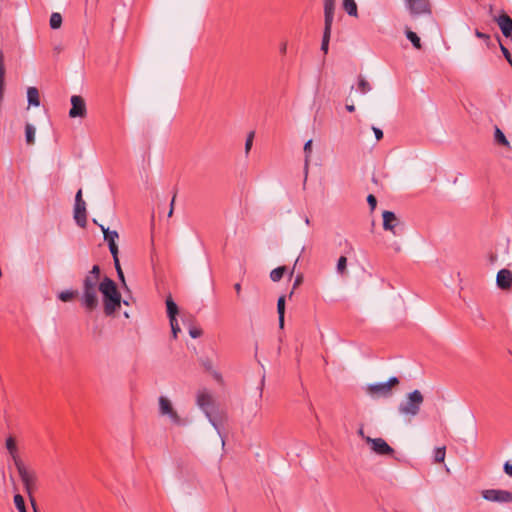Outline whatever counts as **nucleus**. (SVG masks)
<instances>
[{"mask_svg":"<svg viewBox=\"0 0 512 512\" xmlns=\"http://www.w3.org/2000/svg\"><path fill=\"white\" fill-rule=\"evenodd\" d=\"M99 291L103 296L104 313L106 316H112L121 306V294L118 291L116 283L109 277L99 284Z\"/></svg>","mask_w":512,"mask_h":512,"instance_id":"1","label":"nucleus"},{"mask_svg":"<svg viewBox=\"0 0 512 512\" xmlns=\"http://www.w3.org/2000/svg\"><path fill=\"white\" fill-rule=\"evenodd\" d=\"M99 284V279L94 276H89L88 274L83 280L81 302L82 306L88 312H92L98 307L97 291L99 290Z\"/></svg>","mask_w":512,"mask_h":512,"instance_id":"2","label":"nucleus"},{"mask_svg":"<svg viewBox=\"0 0 512 512\" xmlns=\"http://www.w3.org/2000/svg\"><path fill=\"white\" fill-rule=\"evenodd\" d=\"M424 397L419 390H414L407 395L404 402L400 403L398 410L403 415L416 416L423 404Z\"/></svg>","mask_w":512,"mask_h":512,"instance_id":"3","label":"nucleus"},{"mask_svg":"<svg viewBox=\"0 0 512 512\" xmlns=\"http://www.w3.org/2000/svg\"><path fill=\"white\" fill-rule=\"evenodd\" d=\"M197 404L198 406L203 410L206 417L208 418L209 422L213 425V427L218 431L220 434V423L219 419L216 416H213L210 408L213 406V398L212 396L203 391L198 393L197 395Z\"/></svg>","mask_w":512,"mask_h":512,"instance_id":"4","label":"nucleus"},{"mask_svg":"<svg viewBox=\"0 0 512 512\" xmlns=\"http://www.w3.org/2000/svg\"><path fill=\"white\" fill-rule=\"evenodd\" d=\"M159 414L166 416L170 419L171 423L177 426H182L185 421L178 415L177 411L173 407L172 402L165 396L159 397Z\"/></svg>","mask_w":512,"mask_h":512,"instance_id":"5","label":"nucleus"},{"mask_svg":"<svg viewBox=\"0 0 512 512\" xmlns=\"http://www.w3.org/2000/svg\"><path fill=\"white\" fill-rule=\"evenodd\" d=\"M15 467L18 471L21 481L23 482L25 491L29 495H31L32 491L36 487V482H37L36 473L33 470L27 469V467L25 466V464L23 462L16 463Z\"/></svg>","mask_w":512,"mask_h":512,"instance_id":"6","label":"nucleus"},{"mask_svg":"<svg viewBox=\"0 0 512 512\" xmlns=\"http://www.w3.org/2000/svg\"><path fill=\"white\" fill-rule=\"evenodd\" d=\"M399 384L397 377H391L387 382L371 384L367 387V392L372 396L388 397L391 395L392 387Z\"/></svg>","mask_w":512,"mask_h":512,"instance_id":"7","label":"nucleus"},{"mask_svg":"<svg viewBox=\"0 0 512 512\" xmlns=\"http://www.w3.org/2000/svg\"><path fill=\"white\" fill-rule=\"evenodd\" d=\"M482 497L490 502L509 503L512 502V492L501 489H486L481 492Z\"/></svg>","mask_w":512,"mask_h":512,"instance_id":"8","label":"nucleus"},{"mask_svg":"<svg viewBox=\"0 0 512 512\" xmlns=\"http://www.w3.org/2000/svg\"><path fill=\"white\" fill-rule=\"evenodd\" d=\"M366 442L371 445V449L378 455H393L394 449L382 438L366 437Z\"/></svg>","mask_w":512,"mask_h":512,"instance_id":"9","label":"nucleus"},{"mask_svg":"<svg viewBox=\"0 0 512 512\" xmlns=\"http://www.w3.org/2000/svg\"><path fill=\"white\" fill-rule=\"evenodd\" d=\"M411 15L431 14L429 0H405Z\"/></svg>","mask_w":512,"mask_h":512,"instance_id":"10","label":"nucleus"},{"mask_svg":"<svg viewBox=\"0 0 512 512\" xmlns=\"http://www.w3.org/2000/svg\"><path fill=\"white\" fill-rule=\"evenodd\" d=\"M71 101V109L69 111V116L71 118H77V117H80V118H84L87 114V109H86V103H85V100L83 99V97L79 96V95H73L70 99Z\"/></svg>","mask_w":512,"mask_h":512,"instance_id":"11","label":"nucleus"},{"mask_svg":"<svg viewBox=\"0 0 512 512\" xmlns=\"http://www.w3.org/2000/svg\"><path fill=\"white\" fill-rule=\"evenodd\" d=\"M494 21L498 24L502 34L512 40V18L505 12H502L498 17L494 18Z\"/></svg>","mask_w":512,"mask_h":512,"instance_id":"12","label":"nucleus"},{"mask_svg":"<svg viewBox=\"0 0 512 512\" xmlns=\"http://www.w3.org/2000/svg\"><path fill=\"white\" fill-rule=\"evenodd\" d=\"M99 227L104 234V240L108 243L109 250L113 258H116V255H118V246L116 244V239H118L119 237L117 231H110L109 228H105L103 225H99Z\"/></svg>","mask_w":512,"mask_h":512,"instance_id":"13","label":"nucleus"},{"mask_svg":"<svg viewBox=\"0 0 512 512\" xmlns=\"http://www.w3.org/2000/svg\"><path fill=\"white\" fill-rule=\"evenodd\" d=\"M383 217V228L384 230L392 232L397 235L396 227L400 225V220L397 218L394 212L384 211Z\"/></svg>","mask_w":512,"mask_h":512,"instance_id":"14","label":"nucleus"},{"mask_svg":"<svg viewBox=\"0 0 512 512\" xmlns=\"http://www.w3.org/2000/svg\"><path fill=\"white\" fill-rule=\"evenodd\" d=\"M497 286L502 290L512 287V272L508 269H501L496 277Z\"/></svg>","mask_w":512,"mask_h":512,"instance_id":"15","label":"nucleus"},{"mask_svg":"<svg viewBox=\"0 0 512 512\" xmlns=\"http://www.w3.org/2000/svg\"><path fill=\"white\" fill-rule=\"evenodd\" d=\"M74 219L76 224L85 228L87 225V212H86V203H79L74 205Z\"/></svg>","mask_w":512,"mask_h":512,"instance_id":"16","label":"nucleus"},{"mask_svg":"<svg viewBox=\"0 0 512 512\" xmlns=\"http://www.w3.org/2000/svg\"><path fill=\"white\" fill-rule=\"evenodd\" d=\"M335 0H324V27L332 28Z\"/></svg>","mask_w":512,"mask_h":512,"instance_id":"17","label":"nucleus"},{"mask_svg":"<svg viewBox=\"0 0 512 512\" xmlns=\"http://www.w3.org/2000/svg\"><path fill=\"white\" fill-rule=\"evenodd\" d=\"M5 445H6V449L8 450V452L14 462V465H16V463H18V462L22 463L23 461L19 457L18 448H17L15 438L13 436H9L6 439Z\"/></svg>","mask_w":512,"mask_h":512,"instance_id":"18","label":"nucleus"},{"mask_svg":"<svg viewBox=\"0 0 512 512\" xmlns=\"http://www.w3.org/2000/svg\"><path fill=\"white\" fill-rule=\"evenodd\" d=\"M166 308H167V315H168L169 320L173 321L174 319H177L176 316L178 315L179 309H178L177 304L172 299L171 295H169L166 298Z\"/></svg>","mask_w":512,"mask_h":512,"instance_id":"19","label":"nucleus"},{"mask_svg":"<svg viewBox=\"0 0 512 512\" xmlns=\"http://www.w3.org/2000/svg\"><path fill=\"white\" fill-rule=\"evenodd\" d=\"M277 313H278V317H279V327L282 329L284 327V316H285V296L284 295H282L278 298Z\"/></svg>","mask_w":512,"mask_h":512,"instance_id":"20","label":"nucleus"},{"mask_svg":"<svg viewBox=\"0 0 512 512\" xmlns=\"http://www.w3.org/2000/svg\"><path fill=\"white\" fill-rule=\"evenodd\" d=\"M28 103L32 106L40 105L39 92L36 87H29L27 90Z\"/></svg>","mask_w":512,"mask_h":512,"instance_id":"21","label":"nucleus"},{"mask_svg":"<svg viewBox=\"0 0 512 512\" xmlns=\"http://www.w3.org/2000/svg\"><path fill=\"white\" fill-rule=\"evenodd\" d=\"M405 35L407 39L412 43L414 48L420 50L422 48L421 40L419 36L413 32L409 27L405 28Z\"/></svg>","mask_w":512,"mask_h":512,"instance_id":"22","label":"nucleus"},{"mask_svg":"<svg viewBox=\"0 0 512 512\" xmlns=\"http://www.w3.org/2000/svg\"><path fill=\"white\" fill-rule=\"evenodd\" d=\"M304 153H305L304 170H305V178H306L307 173H308V168H309L310 157H311V153H312V140L311 139L305 143Z\"/></svg>","mask_w":512,"mask_h":512,"instance_id":"23","label":"nucleus"},{"mask_svg":"<svg viewBox=\"0 0 512 512\" xmlns=\"http://www.w3.org/2000/svg\"><path fill=\"white\" fill-rule=\"evenodd\" d=\"M331 30H332V28L324 27L322 43H321V50L324 52V54L328 53L329 41H330V37H331Z\"/></svg>","mask_w":512,"mask_h":512,"instance_id":"24","label":"nucleus"},{"mask_svg":"<svg viewBox=\"0 0 512 512\" xmlns=\"http://www.w3.org/2000/svg\"><path fill=\"white\" fill-rule=\"evenodd\" d=\"M494 139L497 144L503 145L505 147H510L509 141L507 140L506 136L501 131V129L498 127H495Z\"/></svg>","mask_w":512,"mask_h":512,"instance_id":"25","label":"nucleus"},{"mask_svg":"<svg viewBox=\"0 0 512 512\" xmlns=\"http://www.w3.org/2000/svg\"><path fill=\"white\" fill-rule=\"evenodd\" d=\"M343 8L350 16H357V4L355 0H343Z\"/></svg>","mask_w":512,"mask_h":512,"instance_id":"26","label":"nucleus"},{"mask_svg":"<svg viewBox=\"0 0 512 512\" xmlns=\"http://www.w3.org/2000/svg\"><path fill=\"white\" fill-rule=\"evenodd\" d=\"M25 136L28 145L34 144L35 141V127L32 124L27 123L25 126Z\"/></svg>","mask_w":512,"mask_h":512,"instance_id":"27","label":"nucleus"},{"mask_svg":"<svg viewBox=\"0 0 512 512\" xmlns=\"http://www.w3.org/2000/svg\"><path fill=\"white\" fill-rule=\"evenodd\" d=\"M285 272H286L285 266L277 267L270 272V278L273 282H279L282 279V277L284 276Z\"/></svg>","mask_w":512,"mask_h":512,"instance_id":"28","label":"nucleus"},{"mask_svg":"<svg viewBox=\"0 0 512 512\" xmlns=\"http://www.w3.org/2000/svg\"><path fill=\"white\" fill-rule=\"evenodd\" d=\"M77 295H78V291H76V290H65V291H61L58 294V299L63 302H68V301L73 300Z\"/></svg>","mask_w":512,"mask_h":512,"instance_id":"29","label":"nucleus"},{"mask_svg":"<svg viewBox=\"0 0 512 512\" xmlns=\"http://www.w3.org/2000/svg\"><path fill=\"white\" fill-rule=\"evenodd\" d=\"M49 24H50V27L52 29H58L61 27L62 25V16L60 13L58 12H53L50 16V21H49Z\"/></svg>","mask_w":512,"mask_h":512,"instance_id":"30","label":"nucleus"},{"mask_svg":"<svg viewBox=\"0 0 512 512\" xmlns=\"http://www.w3.org/2000/svg\"><path fill=\"white\" fill-rule=\"evenodd\" d=\"M358 90L362 94H366L371 90V86L369 82L362 76H359L358 78Z\"/></svg>","mask_w":512,"mask_h":512,"instance_id":"31","label":"nucleus"},{"mask_svg":"<svg viewBox=\"0 0 512 512\" xmlns=\"http://www.w3.org/2000/svg\"><path fill=\"white\" fill-rule=\"evenodd\" d=\"M14 504L19 512H27L25 501L22 495L16 494L14 496Z\"/></svg>","mask_w":512,"mask_h":512,"instance_id":"32","label":"nucleus"},{"mask_svg":"<svg viewBox=\"0 0 512 512\" xmlns=\"http://www.w3.org/2000/svg\"><path fill=\"white\" fill-rule=\"evenodd\" d=\"M446 455L445 447H438L434 451V461L436 463H441L444 461Z\"/></svg>","mask_w":512,"mask_h":512,"instance_id":"33","label":"nucleus"},{"mask_svg":"<svg viewBox=\"0 0 512 512\" xmlns=\"http://www.w3.org/2000/svg\"><path fill=\"white\" fill-rule=\"evenodd\" d=\"M347 267V258L345 256H340L337 261V272L339 274H344Z\"/></svg>","mask_w":512,"mask_h":512,"instance_id":"34","label":"nucleus"},{"mask_svg":"<svg viewBox=\"0 0 512 512\" xmlns=\"http://www.w3.org/2000/svg\"><path fill=\"white\" fill-rule=\"evenodd\" d=\"M498 39V42H499V45H500V49H501V52L503 54V56L505 57V59L508 61V63L511 65L512 67V55L511 53L509 52V50L500 42V39L499 37H497Z\"/></svg>","mask_w":512,"mask_h":512,"instance_id":"35","label":"nucleus"},{"mask_svg":"<svg viewBox=\"0 0 512 512\" xmlns=\"http://www.w3.org/2000/svg\"><path fill=\"white\" fill-rule=\"evenodd\" d=\"M173 338H177L178 333L181 331L177 319L169 320Z\"/></svg>","mask_w":512,"mask_h":512,"instance_id":"36","label":"nucleus"},{"mask_svg":"<svg viewBox=\"0 0 512 512\" xmlns=\"http://www.w3.org/2000/svg\"><path fill=\"white\" fill-rule=\"evenodd\" d=\"M113 260H114L115 268L117 271V275H118L119 279L125 284L124 274H123V271H122L120 263H119L118 255H116V258H113Z\"/></svg>","mask_w":512,"mask_h":512,"instance_id":"37","label":"nucleus"},{"mask_svg":"<svg viewBox=\"0 0 512 512\" xmlns=\"http://www.w3.org/2000/svg\"><path fill=\"white\" fill-rule=\"evenodd\" d=\"M475 35L477 38L484 40L488 47L490 46V41H491L490 35L483 33L481 31H479L478 29L475 30Z\"/></svg>","mask_w":512,"mask_h":512,"instance_id":"38","label":"nucleus"},{"mask_svg":"<svg viewBox=\"0 0 512 512\" xmlns=\"http://www.w3.org/2000/svg\"><path fill=\"white\" fill-rule=\"evenodd\" d=\"M253 139H254V132H250L246 138V142H245V153L248 154L251 147H252V144H253Z\"/></svg>","mask_w":512,"mask_h":512,"instance_id":"39","label":"nucleus"},{"mask_svg":"<svg viewBox=\"0 0 512 512\" xmlns=\"http://www.w3.org/2000/svg\"><path fill=\"white\" fill-rule=\"evenodd\" d=\"M367 202H368V205L370 206V209L373 211L376 208V205H377L376 197L374 195H372V194H369L367 196Z\"/></svg>","mask_w":512,"mask_h":512,"instance_id":"40","label":"nucleus"},{"mask_svg":"<svg viewBox=\"0 0 512 512\" xmlns=\"http://www.w3.org/2000/svg\"><path fill=\"white\" fill-rule=\"evenodd\" d=\"M89 276H94L95 278L100 280V267L98 265H94L92 269L88 273Z\"/></svg>","mask_w":512,"mask_h":512,"instance_id":"41","label":"nucleus"},{"mask_svg":"<svg viewBox=\"0 0 512 512\" xmlns=\"http://www.w3.org/2000/svg\"><path fill=\"white\" fill-rule=\"evenodd\" d=\"M189 335L192 338H198L202 335V330L199 328L192 327L189 329Z\"/></svg>","mask_w":512,"mask_h":512,"instance_id":"42","label":"nucleus"},{"mask_svg":"<svg viewBox=\"0 0 512 512\" xmlns=\"http://www.w3.org/2000/svg\"><path fill=\"white\" fill-rule=\"evenodd\" d=\"M503 469H504V472L509 475L510 477H512V464L510 462H505L504 466H503Z\"/></svg>","mask_w":512,"mask_h":512,"instance_id":"43","label":"nucleus"},{"mask_svg":"<svg viewBox=\"0 0 512 512\" xmlns=\"http://www.w3.org/2000/svg\"><path fill=\"white\" fill-rule=\"evenodd\" d=\"M373 132L375 134L376 139L379 141L383 138V131L377 127H373Z\"/></svg>","mask_w":512,"mask_h":512,"instance_id":"44","label":"nucleus"},{"mask_svg":"<svg viewBox=\"0 0 512 512\" xmlns=\"http://www.w3.org/2000/svg\"><path fill=\"white\" fill-rule=\"evenodd\" d=\"M85 202L82 198V190L79 189L75 196V204L83 203Z\"/></svg>","mask_w":512,"mask_h":512,"instance_id":"45","label":"nucleus"},{"mask_svg":"<svg viewBox=\"0 0 512 512\" xmlns=\"http://www.w3.org/2000/svg\"><path fill=\"white\" fill-rule=\"evenodd\" d=\"M203 366L207 371H212V363L210 360H206L203 362Z\"/></svg>","mask_w":512,"mask_h":512,"instance_id":"46","label":"nucleus"},{"mask_svg":"<svg viewBox=\"0 0 512 512\" xmlns=\"http://www.w3.org/2000/svg\"><path fill=\"white\" fill-rule=\"evenodd\" d=\"M174 201H175V195L173 196L172 201H171V204H170V211H169V214H168V216H169V217L173 214V210H174Z\"/></svg>","mask_w":512,"mask_h":512,"instance_id":"47","label":"nucleus"},{"mask_svg":"<svg viewBox=\"0 0 512 512\" xmlns=\"http://www.w3.org/2000/svg\"><path fill=\"white\" fill-rule=\"evenodd\" d=\"M302 282V275H298L294 282V288L297 287Z\"/></svg>","mask_w":512,"mask_h":512,"instance_id":"48","label":"nucleus"},{"mask_svg":"<svg viewBox=\"0 0 512 512\" xmlns=\"http://www.w3.org/2000/svg\"><path fill=\"white\" fill-rule=\"evenodd\" d=\"M346 110H347L348 112H351V113H352V112H354V111H355V106H354V104H346Z\"/></svg>","mask_w":512,"mask_h":512,"instance_id":"49","label":"nucleus"},{"mask_svg":"<svg viewBox=\"0 0 512 512\" xmlns=\"http://www.w3.org/2000/svg\"><path fill=\"white\" fill-rule=\"evenodd\" d=\"M234 289H235V291H236L237 295L239 296V295H240V293H241V284H240V283H236V284L234 285Z\"/></svg>","mask_w":512,"mask_h":512,"instance_id":"50","label":"nucleus"},{"mask_svg":"<svg viewBox=\"0 0 512 512\" xmlns=\"http://www.w3.org/2000/svg\"><path fill=\"white\" fill-rule=\"evenodd\" d=\"M212 373H213L214 378H215L217 381H221V380H222V377H221V375H220L218 372L213 371Z\"/></svg>","mask_w":512,"mask_h":512,"instance_id":"51","label":"nucleus"},{"mask_svg":"<svg viewBox=\"0 0 512 512\" xmlns=\"http://www.w3.org/2000/svg\"><path fill=\"white\" fill-rule=\"evenodd\" d=\"M286 48H287V44L283 43L282 47H281V53H285L286 52Z\"/></svg>","mask_w":512,"mask_h":512,"instance_id":"52","label":"nucleus"},{"mask_svg":"<svg viewBox=\"0 0 512 512\" xmlns=\"http://www.w3.org/2000/svg\"><path fill=\"white\" fill-rule=\"evenodd\" d=\"M394 250H395L396 252H400L401 248H400V246H399L398 244H395V246H394Z\"/></svg>","mask_w":512,"mask_h":512,"instance_id":"53","label":"nucleus"},{"mask_svg":"<svg viewBox=\"0 0 512 512\" xmlns=\"http://www.w3.org/2000/svg\"><path fill=\"white\" fill-rule=\"evenodd\" d=\"M305 223H306L307 225H309V224H310V220H309V218H308V217H306V218H305Z\"/></svg>","mask_w":512,"mask_h":512,"instance_id":"54","label":"nucleus"},{"mask_svg":"<svg viewBox=\"0 0 512 512\" xmlns=\"http://www.w3.org/2000/svg\"><path fill=\"white\" fill-rule=\"evenodd\" d=\"M359 434H360L361 436H363V429H360V430H359Z\"/></svg>","mask_w":512,"mask_h":512,"instance_id":"55","label":"nucleus"},{"mask_svg":"<svg viewBox=\"0 0 512 512\" xmlns=\"http://www.w3.org/2000/svg\"><path fill=\"white\" fill-rule=\"evenodd\" d=\"M263 385H264V377L261 380V386H263Z\"/></svg>","mask_w":512,"mask_h":512,"instance_id":"56","label":"nucleus"},{"mask_svg":"<svg viewBox=\"0 0 512 512\" xmlns=\"http://www.w3.org/2000/svg\"><path fill=\"white\" fill-rule=\"evenodd\" d=\"M34 510H36V509L34 508ZM35 512H37V511H35Z\"/></svg>","mask_w":512,"mask_h":512,"instance_id":"57","label":"nucleus"}]
</instances>
